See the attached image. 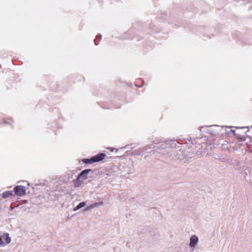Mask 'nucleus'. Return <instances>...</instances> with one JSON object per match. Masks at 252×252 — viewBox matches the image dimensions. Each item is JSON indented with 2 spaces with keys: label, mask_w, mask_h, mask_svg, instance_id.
<instances>
[{
  "label": "nucleus",
  "mask_w": 252,
  "mask_h": 252,
  "mask_svg": "<svg viewBox=\"0 0 252 252\" xmlns=\"http://www.w3.org/2000/svg\"><path fill=\"white\" fill-rule=\"evenodd\" d=\"M10 207H11V210L13 209V208H14V207H12V205H11Z\"/></svg>",
  "instance_id": "11"
},
{
  "label": "nucleus",
  "mask_w": 252,
  "mask_h": 252,
  "mask_svg": "<svg viewBox=\"0 0 252 252\" xmlns=\"http://www.w3.org/2000/svg\"><path fill=\"white\" fill-rule=\"evenodd\" d=\"M14 190L16 195L20 196H23L26 194L25 187L22 186H16L14 189Z\"/></svg>",
  "instance_id": "4"
},
{
  "label": "nucleus",
  "mask_w": 252,
  "mask_h": 252,
  "mask_svg": "<svg viewBox=\"0 0 252 252\" xmlns=\"http://www.w3.org/2000/svg\"><path fill=\"white\" fill-rule=\"evenodd\" d=\"M106 157V155L103 153L97 154L93 157L90 159H85L83 161L87 164H91L94 162H98L103 159Z\"/></svg>",
  "instance_id": "2"
},
{
  "label": "nucleus",
  "mask_w": 252,
  "mask_h": 252,
  "mask_svg": "<svg viewBox=\"0 0 252 252\" xmlns=\"http://www.w3.org/2000/svg\"><path fill=\"white\" fill-rule=\"evenodd\" d=\"M79 209H80V208H79V206L77 205L76 207H75L74 208V211H76L78 210H79Z\"/></svg>",
  "instance_id": "10"
},
{
  "label": "nucleus",
  "mask_w": 252,
  "mask_h": 252,
  "mask_svg": "<svg viewBox=\"0 0 252 252\" xmlns=\"http://www.w3.org/2000/svg\"><path fill=\"white\" fill-rule=\"evenodd\" d=\"M86 205V203L85 202H80L78 205L79 206V208H81L84 207Z\"/></svg>",
  "instance_id": "9"
},
{
  "label": "nucleus",
  "mask_w": 252,
  "mask_h": 252,
  "mask_svg": "<svg viewBox=\"0 0 252 252\" xmlns=\"http://www.w3.org/2000/svg\"><path fill=\"white\" fill-rule=\"evenodd\" d=\"M12 195H13V192L10 190L4 191L1 194V196L3 198H8V197L12 196Z\"/></svg>",
  "instance_id": "7"
},
{
  "label": "nucleus",
  "mask_w": 252,
  "mask_h": 252,
  "mask_svg": "<svg viewBox=\"0 0 252 252\" xmlns=\"http://www.w3.org/2000/svg\"><path fill=\"white\" fill-rule=\"evenodd\" d=\"M91 171V169H86L82 171L79 175L78 178L74 183L75 187H78L80 185V182H83L87 178V176L89 173Z\"/></svg>",
  "instance_id": "1"
},
{
  "label": "nucleus",
  "mask_w": 252,
  "mask_h": 252,
  "mask_svg": "<svg viewBox=\"0 0 252 252\" xmlns=\"http://www.w3.org/2000/svg\"><path fill=\"white\" fill-rule=\"evenodd\" d=\"M11 240L8 233L0 232V246L9 244Z\"/></svg>",
  "instance_id": "3"
},
{
  "label": "nucleus",
  "mask_w": 252,
  "mask_h": 252,
  "mask_svg": "<svg viewBox=\"0 0 252 252\" xmlns=\"http://www.w3.org/2000/svg\"><path fill=\"white\" fill-rule=\"evenodd\" d=\"M103 204V202L102 201H100L98 202H95L94 203L91 204L88 206H87L85 209V211H87L90 210H92L93 208L97 207L99 206L102 205Z\"/></svg>",
  "instance_id": "6"
},
{
  "label": "nucleus",
  "mask_w": 252,
  "mask_h": 252,
  "mask_svg": "<svg viewBox=\"0 0 252 252\" xmlns=\"http://www.w3.org/2000/svg\"><path fill=\"white\" fill-rule=\"evenodd\" d=\"M198 238L195 235H192L190 238L189 240V247L190 248H194L198 242Z\"/></svg>",
  "instance_id": "5"
},
{
  "label": "nucleus",
  "mask_w": 252,
  "mask_h": 252,
  "mask_svg": "<svg viewBox=\"0 0 252 252\" xmlns=\"http://www.w3.org/2000/svg\"><path fill=\"white\" fill-rule=\"evenodd\" d=\"M101 39V35L100 34H98L96 35L95 37V39L94 40V42L95 45H97L98 44V42Z\"/></svg>",
  "instance_id": "8"
}]
</instances>
